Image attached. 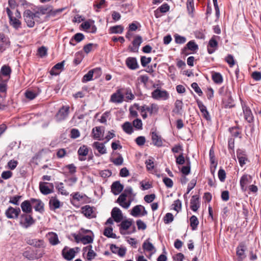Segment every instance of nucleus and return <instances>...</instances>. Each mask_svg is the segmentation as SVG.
Instances as JSON below:
<instances>
[{
	"mask_svg": "<svg viewBox=\"0 0 261 261\" xmlns=\"http://www.w3.org/2000/svg\"><path fill=\"white\" fill-rule=\"evenodd\" d=\"M150 135L151 137L152 143L154 146H156L158 147L163 146L162 138L160 135L157 134L155 130L151 131L150 132Z\"/></svg>",
	"mask_w": 261,
	"mask_h": 261,
	"instance_id": "20",
	"label": "nucleus"
},
{
	"mask_svg": "<svg viewBox=\"0 0 261 261\" xmlns=\"http://www.w3.org/2000/svg\"><path fill=\"white\" fill-rule=\"evenodd\" d=\"M196 102L200 112L202 113L203 117L206 120H210L211 118L206 107L203 105L202 102L199 99L196 100Z\"/></svg>",
	"mask_w": 261,
	"mask_h": 261,
	"instance_id": "17",
	"label": "nucleus"
},
{
	"mask_svg": "<svg viewBox=\"0 0 261 261\" xmlns=\"http://www.w3.org/2000/svg\"><path fill=\"white\" fill-rule=\"evenodd\" d=\"M91 23L94 24V20L89 19L88 21H86L81 24V27L84 30H87L90 29L91 27Z\"/></svg>",
	"mask_w": 261,
	"mask_h": 261,
	"instance_id": "62",
	"label": "nucleus"
},
{
	"mask_svg": "<svg viewBox=\"0 0 261 261\" xmlns=\"http://www.w3.org/2000/svg\"><path fill=\"white\" fill-rule=\"evenodd\" d=\"M9 79L1 80L0 81V98L3 100L6 97L7 91V82Z\"/></svg>",
	"mask_w": 261,
	"mask_h": 261,
	"instance_id": "22",
	"label": "nucleus"
},
{
	"mask_svg": "<svg viewBox=\"0 0 261 261\" xmlns=\"http://www.w3.org/2000/svg\"><path fill=\"white\" fill-rule=\"evenodd\" d=\"M84 38L85 36L82 33H76L71 38L69 41V43L72 46H75L76 43H73L74 41H75L76 42H80L82 41Z\"/></svg>",
	"mask_w": 261,
	"mask_h": 261,
	"instance_id": "34",
	"label": "nucleus"
},
{
	"mask_svg": "<svg viewBox=\"0 0 261 261\" xmlns=\"http://www.w3.org/2000/svg\"><path fill=\"white\" fill-rule=\"evenodd\" d=\"M158 109L159 108L157 105L155 103H152L150 107L147 106L146 108V111L149 112L150 115H152L154 113H156Z\"/></svg>",
	"mask_w": 261,
	"mask_h": 261,
	"instance_id": "55",
	"label": "nucleus"
},
{
	"mask_svg": "<svg viewBox=\"0 0 261 261\" xmlns=\"http://www.w3.org/2000/svg\"><path fill=\"white\" fill-rule=\"evenodd\" d=\"M151 61V57H146L145 56H141L140 59L141 64L143 67H146Z\"/></svg>",
	"mask_w": 261,
	"mask_h": 261,
	"instance_id": "61",
	"label": "nucleus"
},
{
	"mask_svg": "<svg viewBox=\"0 0 261 261\" xmlns=\"http://www.w3.org/2000/svg\"><path fill=\"white\" fill-rule=\"evenodd\" d=\"M26 242L28 244L36 248H45V247L44 241L42 239H28Z\"/></svg>",
	"mask_w": 261,
	"mask_h": 261,
	"instance_id": "18",
	"label": "nucleus"
},
{
	"mask_svg": "<svg viewBox=\"0 0 261 261\" xmlns=\"http://www.w3.org/2000/svg\"><path fill=\"white\" fill-rule=\"evenodd\" d=\"M11 71L12 70L10 66L7 65H4L1 68V73L3 76L7 77V79H9Z\"/></svg>",
	"mask_w": 261,
	"mask_h": 261,
	"instance_id": "43",
	"label": "nucleus"
},
{
	"mask_svg": "<svg viewBox=\"0 0 261 261\" xmlns=\"http://www.w3.org/2000/svg\"><path fill=\"white\" fill-rule=\"evenodd\" d=\"M6 12L9 19V23L15 30H18L21 28V22L17 17L13 16V13L9 8H6Z\"/></svg>",
	"mask_w": 261,
	"mask_h": 261,
	"instance_id": "2",
	"label": "nucleus"
},
{
	"mask_svg": "<svg viewBox=\"0 0 261 261\" xmlns=\"http://www.w3.org/2000/svg\"><path fill=\"white\" fill-rule=\"evenodd\" d=\"M23 16L27 26L33 28L35 25V20H37L33 15V12L29 9L25 10L23 13Z\"/></svg>",
	"mask_w": 261,
	"mask_h": 261,
	"instance_id": "7",
	"label": "nucleus"
},
{
	"mask_svg": "<svg viewBox=\"0 0 261 261\" xmlns=\"http://www.w3.org/2000/svg\"><path fill=\"white\" fill-rule=\"evenodd\" d=\"M142 42V38L140 35H137L135 37L132 41V46L129 45L128 49L130 51L133 53L138 52L140 45Z\"/></svg>",
	"mask_w": 261,
	"mask_h": 261,
	"instance_id": "10",
	"label": "nucleus"
},
{
	"mask_svg": "<svg viewBox=\"0 0 261 261\" xmlns=\"http://www.w3.org/2000/svg\"><path fill=\"white\" fill-rule=\"evenodd\" d=\"M21 210L19 207H13L10 206L6 210L5 214L6 217L8 219H17L20 215Z\"/></svg>",
	"mask_w": 261,
	"mask_h": 261,
	"instance_id": "3",
	"label": "nucleus"
},
{
	"mask_svg": "<svg viewBox=\"0 0 261 261\" xmlns=\"http://www.w3.org/2000/svg\"><path fill=\"white\" fill-rule=\"evenodd\" d=\"M151 96L154 99L167 100L169 97L168 92L166 90H161L159 89L154 90L151 93Z\"/></svg>",
	"mask_w": 261,
	"mask_h": 261,
	"instance_id": "8",
	"label": "nucleus"
},
{
	"mask_svg": "<svg viewBox=\"0 0 261 261\" xmlns=\"http://www.w3.org/2000/svg\"><path fill=\"white\" fill-rule=\"evenodd\" d=\"M49 243L52 245H56L60 243L57 234L55 232H50L48 233Z\"/></svg>",
	"mask_w": 261,
	"mask_h": 261,
	"instance_id": "33",
	"label": "nucleus"
},
{
	"mask_svg": "<svg viewBox=\"0 0 261 261\" xmlns=\"http://www.w3.org/2000/svg\"><path fill=\"white\" fill-rule=\"evenodd\" d=\"M98 46L97 44L89 43L83 47V50L86 54H88L94 49L97 48Z\"/></svg>",
	"mask_w": 261,
	"mask_h": 261,
	"instance_id": "41",
	"label": "nucleus"
},
{
	"mask_svg": "<svg viewBox=\"0 0 261 261\" xmlns=\"http://www.w3.org/2000/svg\"><path fill=\"white\" fill-rule=\"evenodd\" d=\"M223 104L225 108H231L234 106L233 100L230 95V93L227 94L226 97L223 99Z\"/></svg>",
	"mask_w": 261,
	"mask_h": 261,
	"instance_id": "28",
	"label": "nucleus"
},
{
	"mask_svg": "<svg viewBox=\"0 0 261 261\" xmlns=\"http://www.w3.org/2000/svg\"><path fill=\"white\" fill-rule=\"evenodd\" d=\"M241 103L243 109L245 119L248 123H252L254 120V117L250 108L246 102L241 99Z\"/></svg>",
	"mask_w": 261,
	"mask_h": 261,
	"instance_id": "4",
	"label": "nucleus"
},
{
	"mask_svg": "<svg viewBox=\"0 0 261 261\" xmlns=\"http://www.w3.org/2000/svg\"><path fill=\"white\" fill-rule=\"evenodd\" d=\"M75 249L78 250L79 248L76 247ZM74 249L75 248H69L67 246L64 247L62 250L63 257L68 261L72 260L75 256L76 252Z\"/></svg>",
	"mask_w": 261,
	"mask_h": 261,
	"instance_id": "6",
	"label": "nucleus"
},
{
	"mask_svg": "<svg viewBox=\"0 0 261 261\" xmlns=\"http://www.w3.org/2000/svg\"><path fill=\"white\" fill-rule=\"evenodd\" d=\"M199 198L197 195H193L191 199V209L194 211L196 212L199 207Z\"/></svg>",
	"mask_w": 261,
	"mask_h": 261,
	"instance_id": "26",
	"label": "nucleus"
},
{
	"mask_svg": "<svg viewBox=\"0 0 261 261\" xmlns=\"http://www.w3.org/2000/svg\"><path fill=\"white\" fill-rule=\"evenodd\" d=\"M173 220V215L170 213H167L164 217V222L165 224H169L172 222Z\"/></svg>",
	"mask_w": 261,
	"mask_h": 261,
	"instance_id": "59",
	"label": "nucleus"
},
{
	"mask_svg": "<svg viewBox=\"0 0 261 261\" xmlns=\"http://www.w3.org/2000/svg\"><path fill=\"white\" fill-rule=\"evenodd\" d=\"M239 129L240 127L238 126H233L229 128V132L231 133L232 136L236 138L239 137V138H241V137L239 136L241 134V132L238 130Z\"/></svg>",
	"mask_w": 261,
	"mask_h": 261,
	"instance_id": "49",
	"label": "nucleus"
},
{
	"mask_svg": "<svg viewBox=\"0 0 261 261\" xmlns=\"http://www.w3.org/2000/svg\"><path fill=\"white\" fill-rule=\"evenodd\" d=\"M93 147H94L100 154H103L107 153L106 148L103 143L95 142L93 143Z\"/></svg>",
	"mask_w": 261,
	"mask_h": 261,
	"instance_id": "39",
	"label": "nucleus"
},
{
	"mask_svg": "<svg viewBox=\"0 0 261 261\" xmlns=\"http://www.w3.org/2000/svg\"><path fill=\"white\" fill-rule=\"evenodd\" d=\"M65 61L63 60L62 62L56 64L51 69L49 73L51 75H58L60 73V71H56L57 70H60L61 71L64 70V67L65 65Z\"/></svg>",
	"mask_w": 261,
	"mask_h": 261,
	"instance_id": "25",
	"label": "nucleus"
},
{
	"mask_svg": "<svg viewBox=\"0 0 261 261\" xmlns=\"http://www.w3.org/2000/svg\"><path fill=\"white\" fill-rule=\"evenodd\" d=\"M64 10L65 8H64L54 10L53 9V6L50 5V10L47 13L46 17H56L60 14Z\"/></svg>",
	"mask_w": 261,
	"mask_h": 261,
	"instance_id": "35",
	"label": "nucleus"
},
{
	"mask_svg": "<svg viewBox=\"0 0 261 261\" xmlns=\"http://www.w3.org/2000/svg\"><path fill=\"white\" fill-rule=\"evenodd\" d=\"M122 128L123 131L127 134L130 135L133 132V127L130 122L126 121L122 125Z\"/></svg>",
	"mask_w": 261,
	"mask_h": 261,
	"instance_id": "38",
	"label": "nucleus"
},
{
	"mask_svg": "<svg viewBox=\"0 0 261 261\" xmlns=\"http://www.w3.org/2000/svg\"><path fill=\"white\" fill-rule=\"evenodd\" d=\"M190 226L193 230H195L197 228L199 224V221L196 216L193 215L190 218Z\"/></svg>",
	"mask_w": 261,
	"mask_h": 261,
	"instance_id": "47",
	"label": "nucleus"
},
{
	"mask_svg": "<svg viewBox=\"0 0 261 261\" xmlns=\"http://www.w3.org/2000/svg\"><path fill=\"white\" fill-rule=\"evenodd\" d=\"M93 138L94 139L100 140L101 135V128L99 126L95 127L92 129Z\"/></svg>",
	"mask_w": 261,
	"mask_h": 261,
	"instance_id": "50",
	"label": "nucleus"
},
{
	"mask_svg": "<svg viewBox=\"0 0 261 261\" xmlns=\"http://www.w3.org/2000/svg\"><path fill=\"white\" fill-rule=\"evenodd\" d=\"M82 213L88 218L91 219L96 217L95 214L94 213L92 207L89 205H86L81 208Z\"/></svg>",
	"mask_w": 261,
	"mask_h": 261,
	"instance_id": "16",
	"label": "nucleus"
},
{
	"mask_svg": "<svg viewBox=\"0 0 261 261\" xmlns=\"http://www.w3.org/2000/svg\"><path fill=\"white\" fill-rule=\"evenodd\" d=\"M103 235L108 238L117 239V237L115 233H113V228L112 227L105 228L103 231Z\"/></svg>",
	"mask_w": 261,
	"mask_h": 261,
	"instance_id": "45",
	"label": "nucleus"
},
{
	"mask_svg": "<svg viewBox=\"0 0 261 261\" xmlns=\"http://www.w3.org/2000/svg\"><path fill=\"white\" fill-rule=\"evenodd\" d=\"M31 201L32 202L33 207H34L35 211L41 214H42L44 212V204L41 199L31 198Z\"/></svg>",
	"mask_w": 261,
	"mask_h": 261,
	"instance_id": "11",
	"label": "nucleus"
},
{
	"mask_svg": "<svg viewBox=\"0 0 261 261\" xmlns=\"http://www.w3.org/2000/svg\"><path fill=\"white\" fill-rule=\"evenodd\" d=\"M111 216L114 221L117 223L121 222L123 219V216L121 210L117 207H114L111 212Z\"/></svg>",
	"mask_w": 261,
	"mask_h": 261,
	"instance_id": "21",
	"label": "nucleus"
},
{
	"mask_svg": "<svg viewBox=\"0 0 261 261\" xmlns=\"http://www.w3.org/2000/svg\"><path fill=\"white\" fill-rule=\"evenodd\" d=\"M141 205H137L135 206L132 210L130 214L134 217H137L141 214Z\"/></svg>",
	"mask_w": 261,
	"mask_h": 261,
	"instance_id": "52",
	"label": "nucleus"
},
{
	"mask_svg": "<svg viewBox=\"0 0 261 261\" xmlns=\"http://www.w3.org/2000/svg\"><path fill=\"white\" fill-rule=\"evenodd\" d=\"M36 220L33 218L32 214L22 213L19 217V224L24 228H28L34 225Z\"/></svg>",
	"mask_w": 261,
	"mask_h": 261,
	"instance_id": "1",
	"label": "nucleus"
},
{
	"mask_svg": "<svg viewBox=\"0 0 261 261\" xmlns=\"http://www.w3.org/2000/svg\"><path fill=\"white\" fill-rule=\"evenodd\" d=\"M247 247L243 242H240L236 248V254L238 258V261H243L246 257L245 251Z\"/></svg>",
	"mask_w": 261,
	"mask_h": 261,
	"instance_id": "9",
	"label": "nucleus"
},
{
	"mask_svg": "<svg viewBox=\"0 0 261 261\" xmlns=\"http://www.w3.org/2000/svg\"><path fill=\"white\" fill-rule=\"evenodd\" d=\"M225 61L228 64L230 67H232L235 64V61L232 55L229 54L228 55L225 59Z\"/></svg>",
	"mask_w": 261,
	"mask_h": 261,
	"instance_id": "60",
	"label": "nucleus"
},
{
	"mask_svg": "<svg viewBox=\"0 0 261 261\" xmlns=\"http://www.w3.org/2000/svg\"><path fill=\"white\" fill-rule=\"evenodd\" d=\"M21 209L23 213L32 214L33 206L31 198L29 200L23 201L20 205Z\"/></svg>",
	"mask_w": 261,
	"mask_h": 261,
	"instance_id": "13",
	"label": "nucleus"
},
{
	"mask_svg": "<svg viewBox=\"0 0 261 261\" xmlns=\"http://www.w3.org/2000/svg\"><path fill=\"white\" fill-rule=\"evenodd\" d=\"M88 148L86 145H83L81 146L77 151V153L79 155V160L81 161H84L85 158L81 157V156H86L88 153Z\"/></svg>",
	"mask_w": 261,
	"mask_h": 261,
	"instance_id": "32",
	"label": "nucleus"
},
{
	"mask_svg": "<svg viewBox=\"0 0 261 261\" xmlns=\"http://www.w3.org/2000/svg\"><path fill=\"white\" fill-rule=\"evenodd\" d=\"M21 198L22 196L18 195L13 196H10L9 197V202L14 205H18L19 204V201Z\"/></svg>",
	"mask_w": 261,
	"mask_h": 261,
	"instance_id": "51",
	"label": "nucleus"
},
{
	"mask_svg": "<svg viewBox=\"0 0 261 261\" xmlns=\"http://www.w3.org/2000/svg\"><path fill=\"white\" fill-rule=\"evenodd\" d=\"M127 67L131 70H136L139 67L137 59L135 57H128L125 60Z\"/></svg>",
	"mask_w": 261,
	"mask_h": 261,
	"instance_id": "19",
	"label": "nucleus"
},
{
	"mask_svg": "<svg viewBox=\"0 0 261 261\" xmlns=\"http://www.w3.org/2000/svg\"><path fill=\"white\" fill-rule=\"evenodd\" d=\"M186 46L187 48L192 51H195L198 49V46L196 44L194 40H191L188 42Z\"/></svg>",
	"mask_w": 261,
	"mask_h": 261,
	"instance_id": "53",
	"label": "nucleus"
},
{
	"mask_svg": "<svg viewBox=\"0 0 261 261\" xmlns=\"http://www.w3.org/2000/svg\"><path fill=\"white\" fill-rule=\"evenodd\" d=\"M216 36H214L208 41L207 50L209 54L214 53L218 47V43L216 39Z\"/></svg>",
	"mask_w": 261,
	"mask_h": 261,
	"instance_id": "14",
	"label": "nucleus"
},
{
	"mask_svg": "<svg viewBox=\"0 0 261 261\" xmlns=\"http://www.w3.org/2000/svg\"><path fill=\"white\" fill-rule=\"evenodd\" d=\"M123 188V185L120 183V181H115L111 186V191L114 195H116L122 191Z\"/></svg>",
	"mask_w": 261,
	"mask_h": 261,
	"instance_id": "23",
	"label": "nucleus"
},
{
	"mask_svg": "<svg viewBox=\"0 0 261 261\" xmlns=\"http://www.w3.org/2000/svg\"><path fill=\"white\" fill-rule=\"evenodd\" d=\"M172 205L174 206V210L176 211L177 213L179 212L181 209V202L179 199L175 200Z\"/></svg>",
	"mask_w": 261,
	"mask_h": 261,
	"instance_id": "63",
	"label": "nucleus"
},
{
	"mask_svg": "<svg viewBox=\"0 0 261 261\" xmlns=\"http://www.w3.org/2000/svg\"><path fill=\"white\" fill-rule=\"evenodd\" d=\"M183 109V102L182 100L177 99L174 103V108L172 112L177 115H182Z\"/></svg>",
	"mask_w": 261,
	"mask_h": 261,
	"instance_id": "27",
	"label": "nucleus"
},
{
	"mask_svg": "<svg viewBox=\"0 0 261 261\" xmlns=\"http://www.w3.org/2000/svg\"><path fill=\"white\" fill-rule=\"evenodd\" d=\"M123 95L120 93L119 90H118L117 92L113 93L111 95L110 100L114 103H121L123 101Z\"/></svg>",
	"mask_w": 261,
	"mask_h": 261,
	"instance_id": "31",
	"label": "nucleus"
},
{
	"mask_svg": "<svg viewBox=\"0 0 261 261\" xmlns=\"http://www.w3.org/2000/svg\"><path fill=\"white\" fill-rule=\"evenodd\" d=\"M44 254V251H42L41 252L38 253V251H36V253H34L33 252H31L29 250L25 251L22 253V255L28 259L30 260H33L34 259H38L39 258H41L43 256V255Z\"/></svg>",
	"mask_w": 261,
	"mask_h": 261,
	"instance_id": "12",
	"label": "nucleus"
},
{
	"mask_svg": "<svg viewBox=\"0 0 261 261\" xmlns=\"http://www.w3.org/2000/svg\"><path fill=\"white\" fill-rule=\"evenodd\" d=\"M49 206L51 210L55 211L60 207L61 203L56 197H51L49 201Z\"/></svg>",
	"mask_w": 261,
	"mask_h": 261,
	"instance_id": "29",
	"label": "nucleus"
},
{
	"mask_svg": "<svg viewBox=\"0 0 261 261\" xmlns=\"http://www.w3.org/2000/svg\"><path fill=\"white\" fill-rule=\"evenodd\" d=\"M55 187L57 190L63 195L67 196L69 194V193L65 189L63 182H56Z\"/></svg>",
	"mask_w": 261,
	"mask_h": 261,
	"instance_id": "37",
	"label": "nucleus"
},
{
	"mask_svg": "<svg viewBox=\"0 0 261 261\" xmlns=\"http://www.w3.org/2000/svg\"><path fill=\"white\" fill-rule=\"evenodd\" d=\"M186 6L189 14L193 16V14L194 11V0H187L186 3Z\"/></svg>",
	"mask_w": 261,
	"mask_h": 261,
	"instance_id": "46",
	"label": "nucleus"
},
{
	"mask_svg": "<svg viewBox=\"0 0 261 261\" xmlns=\"http://www.w3.org/2000/svg\"><path fill=\"white\" fill-rule=\"evenodd\" d=\"M251 179V177L250 175H248L247 174L243 175L240 179V183L241 188L244 189L245 186L247 185V184L249 182V180Z\"/></svg>",
	"mask_w": 261,
	"mask_h": 261,
	"instance_id": "40",
	"label": "nucleus"
},
{
	"mask_svg": "<svg viewBox=\"0 0 261 261\" xmlns=\"http://www.w3.org/2000/svg\"><path fill=\"white\" fill-rule=\"evenodd\" d=\"M237 156L240 166L243 167L246 164V161L247 160L245 152L239 149L237 150Z\"/></svg>",
	"mask_w": 261,
	"mask_h": 261,
	"instance_id": "24",
	"label": "nucleus"
},
{
	"mask_svg": "<svg viewBox=\"0 0 261 261\" xmlns=\"http://www.w3.org/2000/svg\"><path fill=\"white\" fill-rule=\"evenodd\" d=\"M47 184V182H40L39 183V190L40 192L44 195H46L54 192V191L50 189L48 186H46Z\"/></svg>",
	"mask_w": 261,
	"mask_h": 261,
	"instance_id": "30",
	"label": "nucleus"
},
{
	"mask_svg": "<svg viewBox=\"0 0 261 261\" xmlns=\"http://www.w3.org/2000/svg\"><path fill=\"white\" fill-rule=\"evenodd\" d=\"M40 90L38 89L36 90H27L25 92V96L26 98L30 100L35 99L39 94Z\"/></svg>",
	"mask_w": 261,
	"mask_h": 261,
	"instance_id": "36",
	"label": "nucleus"
},
{
	"mask_svg": "<svg viewBox=\"0 0 261 261\" xmlns=\"http://www.w3.org/2000/svg\"><path fill=\"white\" fill-rule=\"evenodd\" d=\"M212 80L216 84H221L223 82V77L221 74L219 72H214L212 75Z\"/></svg>",
	"mask_w": 261,
	"mask_h": 261,
	"instance_id": "42",
	"label": "nucleus"
},
{
	"mask_svg": "<svg viewBox=\"0 0 261 261\" xmlns=\"http://www.w3.org/2000/svg\"><path fill=\"white\" fill-rule=\"evenodd\" d=\"M37 53L41 58H43L47 56V48L44 46H42L38 49Z\"/></svg>",
	"mask_w": 261,
	"mask_h": 261,
	"instance_id": "57",
	"label": "nucleus"
},
{
	"mask_svg": "<svg viewBox=\"0 0 261 261\" xmlns=\"http://www.w3.org/2000/svg\"><path fill=\"white\" fill-rule=\"evenodd\" d=\"M69 108L68 106H63L59 109L55 116L57 122L62 121L67 118L69 113Z\"/></svg>",
	"mask_w": 261,
	"mask_h": 261,
	"instance_id": "5",
	"label": "nucleus"
},
{
	"mask_svg": "<svg viewBox=\"0 0 261 261\" xmlns=\"http://www.w3.org/2000/svg\"><path fill=\"white\" fill-rule=\"evenodd\" d=\"M133 126L138 129L142 128V122L140 119H136L133 121Z\"/></svg>",
	"mask_w": 261,
	"mask_h": 261,
	"instance_id": "64",
	"label": "nucleus"
},
{
	"mask_svg": "<svg viewBox=\"0 0 261 261\" xmlns=\"http://www.w3.org/2000/svg\"><path fill=\"white\" fill-rule=\"evenodd\" d=\"M50 5L40 6L37 8V10L41 15L47 14L50 10Z\"/></svg>",
	"mask_w": 261,
	"mask_h": 261,
	"instance_id": "56",
	"label": "nucleus"
},
{
	"mask_svg": "<svg viewBox=\"0 0 261 261\" xmlns=\"http://www.w3.org/2000/svg\"><path fill=\"white\" fill-rule=\"evenodd\" d=\"M123 27L121 25L111 27L109 29V33L111 34H121L123 31Z\"/></svg>",
	"mask_w": 261,
	"mask_h": 261,
	"instance_id": "44",
	"label": "nucleus"
},
{
	"mask_svg": "<svg viewBox=\"0 0 261 261\" xmlns=\"http://www.w3.org/2000/svg\"><path fill=\"white\" fill-rule=\"evenodd\" d=\"M94 73H97L98 74L101 73L100 68H95L93 69L89 70L87 73L85 74L82 78V81L83 83H86L92 80Z\"/></svg>",
	"mask_w": 261,
	"mask_h": 261,
	"instance_id": "15",
	"label": "nucleus"
},
{
	"mask_svg": "<svg viewBox=\"0 0 261 261\" xmlns=\"http://www.w3.org/2000/svg\"><path fill=\"white\" fill-rule=\"evenodd\" d=\"M93 241V236H90L89 235L84 236L82 237V243L85 245L92 243Z\"/></svg>",
	"mask_w": 261,
	"mask_h": 261,
	"instance_id": "58",
	"label": "nucleus"
},
{
	"mask_svg": "<svg viewBox=\"0 0 261 261\" xmlns=\"http://www.w3.org/2000/svg\"><path fill=\"white\" fill-rule=\"evenodd\" d=\"M132 222L131 220H125L121 222L120 224V231L121 233H122L121 230H127L132 225Z\"/></svg>",
	"mask_w": 261,
	"mask_h": 261,
	"instance_id": "48",
	"label": "nucleus"
},
{
	"mask_svg": "<svg viewBox=\"0 0 261 261\" xmlns=\"http://www.w3.org/2000/svg\"><path fill=\"white\" fill-rule=\"evenodd\" d=\"M149 239H147L143 243V248L146 251H151L154 249V247L151 243L148 242Z\"/></svg>",
	"mask_w": 261,
	"mask_h": 261,
	"instance_id": "54",
	"label": "nucleus"
}]
</instances>
